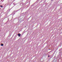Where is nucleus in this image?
<instances>
[{"label": "nucleus", "mask_w": 62, "mask_h": 62, "mask_svg": "<svg viewBox=\"0 0 62 62\" xmlns=\"http://www.w3.org/2000/svg\"><path fill=\"white\" fill-rule=\"evenodd\" d=\"M1 46H3V44H1Z\"/></svg>", "instance_id": "2"}, {"label": "nucleus", "mask_w": 62, "mask_h": 62, "mask_svg": "<svg viewBox=\"0 0 62 62\" xmlns=\"http://www.w3.org/2000/svg\"><path fill=\"white\" fill-rule=\"evenodd\" d=\"M0 7H1V8H3V6H1Z\"/></svg>", "instance_id": "3"}, {"label": "nucleus", "mask_w": 62, "mask_h": 62, "mask_svg": "<svg viewBox=\"0 0 62 62\" xmlns=\"http://www.w3.org/2000/svg\"><path fill=\"white\" fill-rule=\"evenodd\" d=\"M52 0V1L53 0Z\"/></svg>", "instance_id": "4"}, {"label": "nucleus", "mask_w": 62, "mask_h": 62, "mask_svg": "<svg viewBox=\"0 0 62 62\" xmlns=\"http://www.w3.org/2000/svg\"><path fill=\"white\" fill-rule=\"evenodd\" d=\"M18 37H20L21 36L20 35H21V34H18Z\"/></svg>", "instance_id": "1"}]
</instances>
